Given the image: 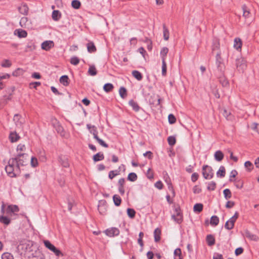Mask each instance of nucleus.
Instances as JSON below:
<instances>
[{
	"label": "nucleus",
	"instance_id": "nucleus-1",
	"mask_svg": "<svg viewBox=\"0 0 259 259\" xmlns=\"http://www.w3.org/2000/svg\"><path fill=\"white\" fill-rule=\"evenodd\" d=\"M28 160V155L26 154H20L16 157L10 159L5 167L7 173L12 178L19 176L21 167L26 165Z\"/></svg>",
	"mask_w": 259,
	"mask_h": 259
},
{
	"label": "nucleus",
	"instance_id": "nucleus-2",
	"mask_svg": "<svg viewBox=\"0 0 259 259\" xmlns=\"http://www.w3.org/2000/svg\"><path fill=\"white\" fill-rule=\"evenodd\" d=\"M17 250L28 258L35 257L39 253L37 246L31 241L22 240L17 246Z\"/></svg>",
	"mask_w": 259,
	"mask_h": 259
},
{
	"label": "nucleus",
	"instance_id": "nucleus-3",
	"mask_svg": "<svg viewBox=\"0 0 259 259\" xmlns=\"http://www.w3.org/2000/svg\"><path fill=\"white\" fill-rule=\"evenodd\" d=\"M87 127L89 130L90 132L94 136V138L96 139L100 145L107 148L108 147V145L105 143L102 140L100 139L98 136V131L97 127L94 125H91V124H87Z\"/></svg>",
	"mask_w": 259,
	"mask_h": 259
},
{
	"label": "nucleus",
	"instance_id": "nucleus-4",
	"mask_svg": "<svg viewBox=\"0 0 259 259\" xmlns=\"http://www.w3.org/2000/svg\"><path fill=\"white\" fill-rule=\"evenodd\" d=\"M44 243L46 247L53 252L56 255L59 256L60 255L62 256L63 254L60 250L58 249L56 247L53 245L49 241L44 240Z\"/></svg>",
	"mask_w": 259,
	"mask_h": 259
},
{
	"label": "nucleus",
	"instance_id": "nucleus-5",
	"mask_svg": "<svg viewBox=\"0 0 259 259\" xmlns=\"http://www.w3.org/2000/svg\"><path fill=\"white\" fill-rule=\"evenodd\" d=\"M5 205L3 204L2 206V213H6V214H10L11 213H15L19 211V208L17 205H10L8 206L6 209L5 210Z\"/></svg>",
	"mask_w": 259,
	"mask_h": 259
},
{
	"label": "nucleus",
	"instance_id": "nucleus-6",
	"mask_svg": "<svg viewBox=\"0 0 259 259\" xmlns=\"http://www.w3.org/2000/svg\"><path fill=\"white\" fill-rule=\"evenodd\" d=\"M202 174L205 179H211L213 177L212 168L207 165H204L202 167Z\"/></svg>",
	"mask_w": 259,
	"mask_h": 259
},
{
	"label": "nucleus",
	"instance_id": "nucleus-7",
	"mask_svg": "<svg viewBox=\"0 0 259 259\" xmlns=\"http://www.w3.org/2000/svg\"><path fill=\"white\" fill-rule=\"evenodd\" d=\"M238 213L237 212H236L234 215L225 223V228L228 230H231L233 229L234 226V223L238 219Z\"/></svg>",
	"mask_w": 259,
	"mask_h": 259
},
{
	"label": "nucleus",
	"instance_id": "nucleus-8",
	"mask_svg": "<svg viewBox=\"0 0 259 259\" xmlns=\"http://www.w3.org/2000/svg\"><path fill=\"white\" fill-rule=\"evenodd\" d=\"M236 65L238 71L243 72L247 67L246 61L243 58H238L236 60Z\"/></svg>",
	"mask_w": 259,
	"mask_h": 259
},
{
	"label": "nucleus",
	"instance_id": "nucleus-9",
	"mask_svg": "<svg viewBox=\"0 0 259 259\" xmlns=\"http://www.w3.org/2000/svg\"><path fill=\"white\" fill-rule=\"evenodd\" d=\"M52 123L53 126L55 128L57 133L60 135L62 137H64L65 133L63 127L60 125L58 121L56 119H53L52 120Z\"/></svg>",
	"mask_w": 259,
	"mask_h": 259
},
{
	"label": "nucleus",
	"instance_id": "nucleus-10",
	"mask_svg": "<svg viewBox=\"0 0 259 259\" xmlns=\"http://www.w3.org/2000/svg\"><path fill=\"white\" fill-rule=\"evenodd\" d=\"M172 219L178 224L181 223L183 221V216L179 207L175 208V212L171 216Z\"/></svg>",
	"mask_w": 259,
	"mask_h": 259
},
{
	"label": "nucleus",
	"instance_id": "nucleus-11",
	"mask_svg": "<svg viewBox=\"0 0 259 259\" xmlns=\"http://www.w3.org/2000/svg\"><path fill=\"white\" fill-rule=\"evenodd\" d=\"M107 203L104 200H102L99 201L98 204V210L99 213L102 215H105L107 211Z\"/></svg>",
	"mask_w": 259,
	"mask_h": 259
},
{
	"label": "nucleus",
	"instance_id": "nucleus-12",
	"mask_svg": "<svg viewBox=\"0 0 259 259\" xmlns=\"http://www.w3.org/2000/svg\"><path fill=\"white\" fill-rule=\"evenodd\" d=\"M54 47V42L52 40H46L41 45V48L46 51H50Z\"/></svg>",
	"mask_w": 259,
	"mask_h": 259
},
{
	"label": "nucleus",
	"instance_id": "nucleus-13",
	"mask_svg": "<svg viewBox=\"0 0 259 259\" xmlns=\"http://www.w3.org/2000/svg\"><path fill=\"white\" fill-rule=\"evenodd\" d=\"M106 235L110 237L117 236L119 234V230L116 228H111L105 231Z\"/></svg>",
	"mask_w": 259,
	"mask_h": 259
},
{
	"label": "nucleus",
	"instance_id": "nucleus-14",
	"mask_svg": "<svg viewBox=\"0 0 259 259\" xmlns=\"http://www.w3.org/2000/svg\"><path fill=\"white\" fill-rule=\"evenodd\" d=\"M14 34L17 35L19 38H25L27 36V33L24 30L18 29L15 30Z\"/></svg>",
	"mask_w": 259,
	"mask_h": 259
},
{
	"label": "nucleus",
	"instance_id": "nucleus-15",
	"mask_svg": "<svg viewBox=\"0 0 259 259\" xmlns=\"http://www.w3.org/2000/svg\"><path fill=\"white\" fill-rule=\"evenodd\" d=\"M59 162L64 167H68L69 166L68 159L65 156H60L59 157Z\"/></svg>",
	"mask_w": 259,
	"mask_h": 259
},
{
	"label": "nucleus",
	"instance_id": "nucleus-16",
	"mask_svg": "<svg viewBox=\"0 0 259 259\" xmlns=\"http://www.w3.org/2000/svg\"><path fill=\"white\" fill-rule=\"evenodd\" d=\"M244 236L250 240L257 241L258 239V238L256 235L252 234L248 231H246L245 232Z\"/></svg>",
	"mask_w": 259,
	"mask_h": 259
},
{
	"label": "nucleus",
	"instance_id": "nucleus-17",
	"mask_svg": "<svg viewBox=\"0 0 259 259\" xmlns=\"http://www.w3.org/2000/svg\"><path fill=\"white\" fill-rule=\"evenodd\" d=\"M14 121L17 126H21L23 123L24 120L19 115L16 114L14 116Z\"/></svg>",
	"mask_w": 259,
	"mask_h": 259
},
{
	"label": "nucleus",
	"instance_id": "nucleus-18",
	"mask_svg": "<svg viewBox=\"0 0 259 259\" xmlns=\"http://www.w3.org/2000/svg\"><path fill=\"white\" fill-rule=\"evenodd\" d=\"M169 51L167 47H163L160 53V55L162 59V61H163L164 60L165 61L166 60V57L167 56V54Z\"/></svg>",
	"mask_w": 259,
	"mask_h": 259
},
{
	"label": "nucleus",
	"instance_id": "nucleus-19",
	"mask_svg": "<svg viewBox=\"0 0 259 259\" xmlns=\"http://www.w3.org/2000/svg\"><path fill=\"white\" fill-rule=\"evenodd\" d=\"M214 157L217 161H221L223 159L224 155L221 151L218 150L214 153Z\"/></svg>",
	"mask_w": 259,
	"mask_h": 259
},
{
	"label": "nucleus",
	"instance_id": "nucleus-20",
	"mask_svg": "<svg viewBox=\"0 0 259 259\" xmlns=\"http://www.w3.org/2000/svg\"><path fill=\"white\" fill-rule=\"evenodd\" d=\"M242 43L239 38H236L234 41V48L237 50H241Z\"/></svg>",
	"mask_w": 259,
	"mask_h": 259
},
{
	"label": "nucleus",
	"instance_id": "nucleus-21",
	"mask_svg": "<svg viewBox=\"0 0 259 259\" xmlns=\"http://www.w3.org/2000/svg\"><path fill=\"white\" fill-rule=\"evenodd\" d=\"M60 82L64 86H68L69 84V79L67 75H63L60 78Z\"/></svg>",
	"mask_w": 259,
	"mask_h": 259
},
{
	"label": "nucleus",
	"instance_id": "nucleus-22",
	"mask_svg": "<svg viewBox=\"0 0 259 259\" xmlns=\"http://www.w3.org/2000/svg\"><path fill=\"white\" fill-rule=\"evenodd\" d=\"M9 138L12 142H15L19 139L20 137L16 132H12L10 134Z\"/></svg>",
	"mask_w": 259,
	"mask_h": 259
},
{
	"label": "nucleus",
	"instance_id": "nucleus-23",
	"mask_svg": "<svg viewBox=\"0 0 259 259\" xmlns=\"http://www.w3.org/2000/svg\"><path fill=\"white\" fill-rule=\"evenodd\" d=\"M242 9L243 12V16L245 18H249L250 15L249 9L247 8L245 5H243L242 7Z\"/></svg>",
	"mask_w": 259,
	"mask_h": 259
},
{
	"label": "nucleus",
	"instance_id": "nucleus-24",
	"mask_svg": "<svg viewBox=\"0 0 259 259\" xmlns=\"http://www.w3.org/2000/svg\"><path fill=\"white\" fill-rule=\"evenodd\" d=\"M18 10L20 13L26 15L28 13V8L25 4H22L19 7Z\"/></svg>",
	"mask_w": 259,
	"mask_h": 259
},
{
	"label": "nucleus",
	"instance_id": "nucleus-25",
	"mask_svg": "<svg viewBox=\"0 0 259 259\" xmlns=\"http://www.w3.org/2000/svg\"><path fill=\"white\" fill-rule=\"evenodd\" d=\"M206 240L209 246H212L215 243V239L212 235H208L206 236Z\"/></svg>",
	"mask_w": 259,
	"mask_h": 259
},
{
	"label": "nucleus",
	"instance_id": "nucleus-26",
	"mask_svg": "<svg viewBox=\"0 0 259 259\" xmlns=\"http://www.w3.org/2000/svg\"><path fill=\"white\" fill-rule=\"evenodd\" d=\"M25 72V71L23 69L18 68L13 71L12 75L14 76L18 77L22 75Z\"/></svg>",
	"mask_w": 259,
	"mask_h": 259
},
{
	"label": "nucleus",
	"instance_id": "nucleus-27",
	"mask_svg": "<svg viewBox=\"0 0 259 259\" xmlns=\"http://www.w3.org/2000/svg\"><path fill=\"white\" fill-rule=\"evenodd\" d=\"M87 49L89 53H94L96 51V48L92 42H90L87 44Z\"/></svg>",
	"mask_w": 259,
	"mask_h": 259
},
{
	"label": "nucleus",
	"instance_id": "nucleus-28",
	"mask_svg": "<svg viewBox=\"0 0 259 259\" xmlns=\"http://www.w3.org/2000/svg\"><path fill=\"white\" fill-rule=\"evenodd\" d=\"M160 230L158 228H156L154 232V240L156 242H158L160 240Z\"/></svg>",
	"mask_w": 259,
	"mask_h": 259
},
{
	"label": "nucleus",
	"instance_id": "nucleus-29",
	"mask_svg": "<svg viewBox=\"0 0 259 259\" xmlns=\"http://www.w3.org/2000/svg\"><path fill=\"white\" fill-rule=\"evenodd\" d=\"M219 223V219L216 215H213L210 219V224L211 225L216 226Z\"/></svg>",
	"mask_w": 259,
	"mask_h": 259
},
{
	"label": "nucleus",
	"instance_id": "nucleus-30",
	"mask_svg": "<svg viewBox=\"0 0 259 259\" xmlns=\"http://www.w3.org/2000/svg\"><path fill=\"white\" fill-rule=\"evenodd\" d=\"M26 150V147L24 144H19L17 147V151L18 153V155L20 154H24L22 153L25 152Z\"/></svg>",
	"mask_w": 259,
	"mask_h": 259
},
{
	"label": "nucleus",
	"instance_id": "nucleus-31",
	"mask_svg": "<svg viewBox=\"0 0 259 259\" xmlns=\"http://www.w3.org/2000/svg\"><path fill=\"white\" fill-rule=\"evenodd\" d=\"M61 13L58 10H55L52 13V18L55 21H58L61 18Z\"/></svg>",
	"mask_w": 259,
	"mask_h": 259
},
{
	"label": "nucleus",
	"instance_id": "nucleus-32",
	"mask_svg": "<svg viewBox=\"0 0 259 259\" xmlns=\"http://www.w3.org/2000/svg\"><path fill=\"white\" fill-rule=\"evenodd\" d=\"M11 220L9 218L4 215L0 217V222L5 225H8L10 223Z\"/></svg>",
	"mask_w": 259,
	"mask_h": 259
},
{
	"label": "nucleus",
	"instance_id": "nucleus-33",
	"mask_svg": "<svg viewBox=\"0 0 259 259\" xmlns=\"http://www.w3.org/2000/svg\"><path fill=\"white\" fill-rule=\"evenodd\" d=\"M203 204L201 203H196L194 205L193 210L195 212H200L203 209Z\"/></svg>",
	"mask_w": 259,
	"mask_h": 259
},
{
	"label": "nucleus",
	"instance_id": "nucleus-34",
	"mask_svg": "<svg viewBox=\"0 0 259 259\" xmlns=\"http://www.w3.org/2000/svg\"><path fill=\"white\" fill-rule=\"evenodd\" d=\"M226 174L225 168L223 166H220L219 170L217 172L218 177H224Z\"/></svg>",
	"mask_w": 259,
	"mask_h": 259
},
{
	"label": "nucleus",
	"instance_id": "nucleus-35",
	"mask_svg": "<svg viewBox=\"0 0 259 259\" xmlns=\"http://www.w3.org/2000/svg\"><path fill=\"white\" fill-rule=\"evenodd\" d=\"M104 156L103 154L101 153H98L93 156V160L94 161H98L102 160L104 159Z\"/></svg>",
	"mask_w": 259,
	"mask_h": 259
},
{
	"label": "nucleus",
	"instance_id": "nucleus-36",
	"mask_svg": "<svg viewBox=\"0 0 259 259\" xmlns=\"http://www.w3.org/2000/svg\"><path fill=\"white\" fill-rule=\"evenodd\" d=\"M113 85L112 84L108 83L104 84L103 89L105 92L108 93L111 92L113 89Z\"/></svg>",
	"mask_w": 259,
	"mask_h": 259
},
{
	"label": "nucleus",
	"instance_id": "nucleus-37",
	"mask_svg": "<svg viewBox=\"0 0 259 259\" xmlns=\"http://www.w3.org/2000/svg\"><path fill=\"white\" fill-rule=\"evenodd\" d=\"M12 65V63L10 60L8 59H5L3 60L1 63V66L5 68H9Z\"/></svg>",
	"mask_w": 259,
	"mask_h": 259
},
{
	"label": "nucleus",
	"instance_id": "nucleus-38",
	"mask_svg": "<svg viewBox=\"0 0 259 259\" xmlns=\"http://www.w3.org/2000/svg\"><path fill=\"white\" fill-rule=\"evenodd\" d=\"M113 200L114 203V204L116 206H118L120 205L121 200L120 197L118 195H114L113 197Z\"/></svg>",
	"mask_w": 259,
	"mask_h": 259
},
{
	"label": "nucleus",
	"instance_id": "nucleus-39",
	"mask_svg": "<svg viewBox=\"0 0 259 259\" xmlns=\"http://www.w3.org/2000/svg\"><path fill=\"white\" fill-rule=\"evenodd\" d=\"M88 73L92 76L96 75L97 72L95 66L94 65H90L88 70Z\"/></svg>",
	"mask_w": 259,
	"mask_h": 259
},
{
	"label": "nucleus",
	"instance_id": "nucleus-40",
	"mask_svg": "<svg viewBox=\"0 0 259 259\" xmlns=\"http://www.w3.org/2000/svg\"><path fill=\"white\" fill-rule=\"evenodd\" d=\"M244 166L248 171H251L253 168V164L249 161H246L244 163Z\"/></svg>",
	"mask_w": 259,
	"mask_h": 259
},
{
	"label": "nucleus",
	"instance_id": "nucleus-41",
	"mask_svg": "<svg viewBox=\"0 0 259 259\" xmlns=\"http://www.w3.org/2000/svg\"><path fill=\"white\" fill-rule=\"evenodd\" d=\"M175 259H182L181 250L180 248H177L174 251Z\"/></svg>",
	"mask_w": 259,
	"mask_h": 259
},
{
	"label": "nucleus",
	"instance_id": "nucleus-42",
	"mask_svg": "<svg viewBox=\"0 0 259 259\" xmlns=\"http://www.w3.org/2000/svg\"><path fill=\"white\" fill-rule=\"evenodd\" d=\"M129 104L132 107L133 110H134L135 111H139L140 108L139 105L136 102H135L133 100H131L129 102Z\"/></svg>",
	"mask_w": 259,
	"mask_h": 259
},
{
	"label": "nucleus",
	"instance_id": "nucleus-43",
	"mask_svg": "<svg viewBox=\"0 0 259 259\" xmlns=\"http://www.w3.org/2000/svg\"><path fill=\"white\" fill-rule=\"evenodd\" d=\"M132 74L135 78L138 80H141L142 79V75L141 73L137 70H134L132 72Z\"/></svg>",
	"mask_w": 259,
	"mask_h": 259
},
{
	"label": "nucleus",
	"instance_id": "nucleus-44",
	"mask_svg": "<svg viewBox=\"0 0 259 259\" xmlns=\"http://www.w3.org/2000/svg\"><path fill=\"white\" fill-rule=\"evenodd\" d=\"M224 197L226 199H229L232 197V193L230 189H226L223 191Z\"/></svg>",
	"mask_w": 259,
	"mask_h": 259
},
{
	"label": "nucleus",
	"instance_id": "nucleus-45",
	"mask_svg": "<svg viewBox=\"0 0 259 259\" xmlns=\"http://www.w3.org/2000/svg\"><path fill=\"white\" fill-rule=\"evenodd\" d=\"M219 48H220L219 42L217 40L214 41L212 46V51L213 52H214L215 51H217V52L220 51Z\"/></svg>",
	"mask_w": 259,
	"mask_h": 259
},
{
	"label": "nucleus",
	"instance_id": "nucleus-46",
	"mask_svg": "<svg viewBox=\"0 0 259 259\" xmlns=\"http://www.w3.org/2000/svg\"><path fill=\"white\" fill-rule=\"evenodd\" d=\"M127 179L131 182H134L137 180V176L135 173L131 172L128 174Z\"/></svg>",
	"mask_w": 259,
	"mask_h": 259
},
{
	"label": "nucleus",
	"instance_id": "nucleus-47",
	"mask_svg": "<svg viewBox=\"0 0 259 259\" xmlns=\"http://www.w3.org/2000/svg\"><path fill=\"white\" fill-rule=\"evenodd\" d=\"M80 2L78 0H73L72 1L71 6L73 8L75 9H79L80 7Z\"/></svg>",
	"mask_w": 259,
	"mask_h": 259
},
{
	"label": "nucleus",
	"instance_id": "nucleus-48",
	"mask_svg": "<svg viewBox=\"0 0 259 259\" xmlns=\"http://www.w3.org/2000/svg\"><path fill=\"white\" fill-rule=\"evenodd\" d=\"M216 63H217V65L219 70L221 72H223L224 70V69H225V66H224V63L222 62V60H221V61H216Z\"/></svg>",
	"mask_w": 259,
	"mask_h": 259
},
{
	"label": "nucleus",
	"instance_id": "nucleus-49",
	"mask_svg": "<svg viewBox=\"0 0 259 259\" xmlns=\"http://www.w3.org/2000/svg\"><path fill=\"white\" fill-rule=\"evenodd\" d=\"M119 93L120 97L123 99H124L127 95L126 90L125 88H124L123 87H121L119 89Z\"/></svg>",
	"mask_w": 259,
	"mask_h": 259
},
{
	"label": "nucleus",
	"instance_id": "nucleus-50",
	"mask_svg": "<svg viewBox=\"0 0 259 259\" xmlns=\"http://www.w3.org/2000/svg\"><path fill=\"white\" fill-rule=\"evenodd\" d=\"M127 213L128 216L130 218L133 219L135 216L136 211H135L134 209H133L132 208H127Z\"/></svg>",
	"mask_w": 259,
	"mask_h": 259
},
{
	"label": "nucleus",
	"instance_id": "nucleus-51",
	"mask_svg": "<svg viewBox=\"0 0 259 259\" xmlns=\"http://www.w3.org/2000/svg\"><path fill=\"white\" fill-rule=\"evenodd\" d=\"M220 81L223 87H227L229 84V81L225 77H221Z\"/></svg>",
	"mask_w": 259,
	"mask_h": 259
},
{
	"label": "nucleus",
	"instance_id": "nucleus-52",
	"mask_svg": "<svg viewBox=\"0 0 259 259\" xmlns=\"http://www.w3.org/2000/svg\"><path fill=\"white\" fill-rule=\"evenodd\" d=\"M28 21L27 18L26 17H22L20 21V25L22 27H26V23Z\"/></svg>",
	"mask_w": 259,
	"mask_h": 259
},
{
	"label": "nucleus",
	"instance_id": "nucleus-53",
	"mask_svg": "<svg viewBox=\"0 0 259 259\" xmlns=\"http://www.w3.org/2000/svg\"><path fill=\"white\" fill-rule=\"evenodd\" d=\"M163 37L166 40H167L169 38V31L165 26H163Z\"/></svg>",
	"mask_w": 259,
	"mask_h": 259
},
{
	"label": "nucleus",
	"instance_id": "nucleus-54",
	"mask_svg": "<svg viewBox=\"0 0 259 259\" xmlns=\"http://www.w3.org/2000/svg\"><path fill=\"white\" fill-rule=\"evenodd\" d=\"M13 256L9 252L4 253L2 255V259H13Z\"/></svg>",
	"mask_w": 259,
	"mask_h": 259
},
{
	"label": "nucleus",
	"instance_id": "nucleus-55",
	"mask_svg": "<svg viewBox=\"0 0 259 259\" xmlns=\"http://www.w3.org/2000/svg\"><path fill=\"white\" fill-rule=\"evenodd\" d=\"M167 141L169 145L173 146L176 143V138L173 136H170L167 138Z\"/></svg>",
	"mask_w": 259,
	"mask_h": 259
},
{
	"label": "nucleus",
	"instance_id": "nucleus-56",
	"mask_svg": "<svg viewBox=\"0 0 259 259\" xmlns=\"http://www.w3.org/2000/svg\"><path fill=\"white\" fill-rule=\"evenodd\" d=\"M216 184L215 183L211 181L208 184L207 189L209 190H214L215 188Z\"/></svg>",
	"mask_w": 259,
	"mask_h": 259
},
{
	"label": "nucleus",
	"instance_id": "nucleus-57",
	"mask_svg": "<svg viewBox=\"0 0 259 259\" xmlns=\"http://www.w3.org/2000/svg\"><path fill=\"white\" fill-rule=\"evenodd\" d=\"M162 74L165 76L166 74V61H162Z\"/></svg>",
	"mask_w": 259,
	"mask_h": 259
},
{
	"label": "nucleus",
	"instance_id": "nucleus-58",
	"mask_svg": "<svg viewBox=\"0 0 259 259\" xmlns=\"http://www.w3.org/2000/svg\"><path fill=\"white\" fill-rule=\"evenodd\" d=\"M168 122L170 124H174L176 122V117H175V116L172 114H170L168 115Z\"/></svg>",
	"mask_w": 259,
	"mask_h": 259
},
{
	"label": "nucleus",
	"instance_id": "nucleus-59",
	"mask_svg": "<svg viewBox=\"0 0 259 259\" xmlns=\"http://www.w3.org/2000/svg\"><path fill=\"white\" fill-rule=\"evenodd\" d=\"M79 62V60L77 57H73L70 59V63L74 65H77Z\"/></svg>",
	"mask_w": 259,
	"mask_h": 259
},
{
	"label": "nucleus",
	"instance_id": "nucleus-60",
	"mask_svg": "<svg viewBox=\"0 0 259 259\" xmlns=\"http://www.w3.org/2000/svg\"><path fill=\"white\" fill-rule=\"evenodd\" d=\"M193 192L194 194H199L201 192V189L198 186H195L193 188Z\"/></svg>",
	"mask_w": 259,
	"mask_h": 259
},
{
	"label": "nucleus",
	"instance_id": "nucleus-61",
	"mask_svg": "<svg viewBox=\"0 0 259 259\" xmlns=\"http://www.w3.org/2000/svg\"><path fill=\"white\" fill-rule=\"evenodd\" d=\"M37 164H38L37 159L35 157H31V165H32V166L35 167L37 165Z\"/></svg>",
	"mask_w": 259,
	"mask_h": 259
},
{
	"label": "nucleus",
	"instance_id": "nucleus-62",
	"mask_svg": "<svg viewBox=\"0 0 259 259\" xmlns=\"http://www.w3.org/2000/svg\"><path fill=\"white\" fill-rule=\"evenodd\" d=\"M139 238L138 240V242L139 244L140 245V246L142 247L143 246L142 238L144 236V233L143 232H140L139 233Z\"/></svg>",
	"mask_w": 259,
	"mask_h": 259
},
{
	"label": "nucleus",
	"instance_id": "nucleus-63",
	"mask_svg": "<svg viewBox=\"0 0 259 259\" xmlns=\"http://www.w3.org/2000/svg\"><path fill=\"white\" fill-rule=\"evenodd\" d=\"M147 177L149 179H152L153 178V173L151 168H149L148 170H147Z\"/></svg>",
	"mask_w": 259,
	"mask_h": 259
},
{
	"label": "nucleus",
	"instance_id": "nucleus-64",
	"mask_svg": "<svg viewBox=\"0 0 259 259\" xmlns=\"http://www.w3.org/2000/svg\"><path fill=\"white\" fill-rule=\"evenodd\" d=\"M251 128L252 130L258 132L259 131V124L256 123H253L251 125Z\"/></svg>",
	"mask_w": 259,
	"mask_h": 259
}]
</instances>
